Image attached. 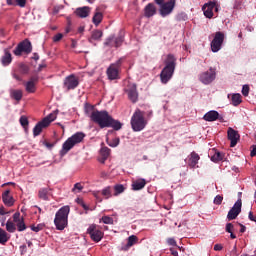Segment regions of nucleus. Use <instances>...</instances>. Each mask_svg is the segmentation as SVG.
Here are the masks:
<instances>
[{"mask_svg":"<svg viewBox=\"0 0 256 256\" xmlns=\"http://www.w3.org/2000/svg\"><path fill=\"white\" fill-rule=\"evenodd\" d=\"M77 190H78V193H80V191L83 190V186H82L80 183H76V184H74V186H73L72 191H77Z\"/></svg>","mask_w":256,"mask_h":256,"instance_id":"nucleus-51","label":"nucleus"},{"mask_svg":"<svg viewBox=\"0 0 256 256\" xmlns=\"http://www.w3.org/2000/svg\"><path fill=\"white\" fill-rule=\"evenodd\" d=\"M84 109H85V113H87V114H88V113L93 112L94 107H93V105H91V104H85Z\"/></svg>","mask_w":256,"mask_h":256,"instance_id":"nucleus-50","label":"nucleus"},{"mask_svg":"<svg viewBox=\"0 0 256 256\" xmlns=\"http://www.w3.org/2000/svg\"><path fill=\"white\" fill-rule=\"evenodd\" d=\"M2 201L6 207H13L15 200L11 195V191L9 189L5 190L2 193Z\"/></svg>","mask_w":256,"mask_h":256,"instance_id":"nucleus-18","label":"nucleus"},{"mask_svg":"<svg viewBox=\"0 0 256 256\" xmlns=\"http://www.w3.org/2000/svg\"><path fill=\"white\" fill-rule=\"evenodd\" d=\"M44 145H45L47 148H49V149H51V148L54 147V144L49 143V142H47V141L44 142Z\"/></svg>","mask_w":256,"mask_h":256,"instance_id":"nucleus-62","label":"nucleus"},{"mask_svg":"<svg viewBox=\"0 0 256 256\" xmlns=\"http://www.w3.org/2000/svg\"><path fill=\"white\" fill-rule=\"evenodd\" d=\"M241 212H242V200H241V198H239L235 202V204L231 208V210L228 211V216H227L228 221H233V220L237 219V217L240 215Z\"/></svg>","mask_w":256,"mask_h":256,"instance_id":"nucleus-14","label":"nucleus"},{"mask_svg":"<svg viewBox=\"0 0 256 256\" xmlns=\"http://www.w3.org/2000/svg\"><path fill=\"white\" fill-rule=\"evenodd\" d=\"M103 21V13L97 11L94 15V17H92V22L98 26L101 22Z\"/></svg>","mask_w":256,"mask_h":256,"instance_id":"nucleus-32","label":"nucleus"},{"mask_svg":"<svg viewBox=\"0 0 256 256\" xmlns=\"http://www.w3.org/2000/svg\"><path fill=\"white\" fill-rule=\"evenodd\" d=\"M101 37H103V31L94 30L91 32V37L89 38V42L92 43L93 40L99 41Z\"/></svg>","mask_w":256,"mask_h":256,"instance_id":"nucleus-27","label":"nucleus"},{"mask_svg":"<svg viewBox=\"0 0 256 256\" xmlns=\"http://www.w3.org/2000/svg\"><path fill=\"white\" fill-rule=\"evenodd\" d=\"M5 226H6V231L8 233H14L16 231V225L10 220L6 222Z\"/></svg>","mask_w":256,"mask_h":256,"instance_id":"nucleus-37","label":"nucleus"},{"mask_svg":"<svg viewBox=\"0 0 256 256\" xmlns=\"http://www.w3.org/2000/svg\"><path fill=\"white\" fill-rule=\"evenodd\" d=\"M1 63L3 66H8L12 63V55L9 51L5 50L4 55L1 57Z\"/></svg>","mask_w":256,"mask_h":256,"instance_id":"nucleus-24","label":"nucleus"},{"mask_svg":"<svg viewBox=\"0 0 256 256\" xmlns=\"http://www.w3.org/2000/svg\"><path fill=\"white\" fill-rule=\"evenodd\" d=\"M124 92L127 93L128 98L132 103H137L139 99V92L137 89V85L134 83H129L125 88Z\"/></svg>","mask_w":256,"mask_h":256,"instance_id":"nucleus-10","label":"nucleus"},{"mask_svg":"<svg viewBox=\"0 0 256 256\" xmlns=\"http://www.w3.org/2000/svg\"><path fill=\"white\" fill-rule=\"evenodd\" d=\"M29 66L27 64H19V73L22 75H27L29 73Z\"/></svg>","mask_w":256,"mask_h":256,"instance_id":"nucleus-39","label":"nucleus"},{"mask_svg":"<svg viewBox=\"0 0 256 256\" xmlns=\"http://www.w3.org/2000/svg\"><path fill=\"white\" fill-rule=\"evenodd\" d=\"M20 125L23 129L27 130L29 126V120L26 116H21L19 119Z\"/></svg>","mask_w":256,"mask_h":256,"instance_id":"nucleus-40","label":"nucleus"},{"mask_svg":"<svg viewBox=\"0 0 256 256\" xmlns=\"http://www.w3.org/2000/svg\"><path fill=\"white\" fill-rule=\"evenodd\" d=\"M10 239L9 234L6 230L0 228V244L5 245Z\"/></svg>","mask_w":256,"mask_h":256,"instance_id":"nucleus-30","label":"nucleus"},{"mask_svg":"<svg viewBox=\"0 0 256 256\" xmlns=\"http://www.w3.org/2000/svg\"><path fill=\"white\" fill-rule=\"evenodd\" d=\"M90 120L99 125L100 129L114 128V130L118 131L123 127V124L119 120H114L112 116L105 110L92 111Z\"/></svg>","mask_w":256,"mask_h":256,"instance_id":"nucleus-1","label":"nucleus"},{"mask_svg":"<svg viewBox=\"0 0 256 256\" xmlns=\"http://www.w3.org/2000/svg\"><path fill=\"white\" fill-rule=\"evenodd\" d=\"M210 160L217 163L218 161L224 160V154L222 152H215L212 157H210Z\"/></svg>","mask_w":256,"mask_h":256,"instance_id":"nucleus-36","label":"nucleus"},{"mask_svg":"<svg viewBox=\"0 0 256 256\" xmlns=\"http://www.w3.org/2000/svg\"><path fill=\"white\" fill-rule=\"evenodd\" d=\"M58 110L53 111L50 113L47 117L42 119V121H45V123L49 126L50 123L54 122L57 118Z\"/></svg>","mask_w":256,"mask_h":256,"instance_id":"nucleus-28","label":"nucleus"},{"mask_svg":"<svg viewBox=\"0 0 256 256\" xmlns=\"http://www.w3.org/2000/svg\"><path fill=\"white\" fill-rule=\"evenodd\" d=\"M233 229H234V226L232 223H228L226 224L225 226V231L228 232V233H233Z\"/></svg>","mask_w":256,"mask_h":256,"instance_id":"nucleus-52","label":"nucleus"},{"mask_svg":"<svg viewBox=\"0 0 256 256\" xmlns=\"http://www.w3.org/2000/svg\"><path fill=\"white\" fill-rule=\"evenodd\" d=\"M70 206H63L55 214L54 225L58 231H63L69 223Z\"/></svg>","mask_w":256,"mask_h":256,"instance_id":"nucleus-3","label":"nucleus"},{"mask_svg":"<svg viewBox=\"0 0 256 256\" xmlns=\"http://www.w3.org/2000/svg\"><path fill=\"white\" fill-rule=\"evenodd\" d=\"M160 6V16L167 17L171 15L176 6V0H154Z\"/></svg>","mask_w":256,"mask_h":256,"instance_id":"nucleus-7","label":"nucleus"},{"mask_svg":"<svg viewBox=\"0 0 256 256\" xmlns=\"http://www.w3.org/2000/svg\"><path fill=\"white\" fill-rule=\"evenodd\" d=\"M139 241V238L135 235H131L128 238V243L126 244V248H131L134 244H137Z\"/></svg>","mask_w":256,"mask_h":256,"instance_id":"nucleus-33","label":"nucleus"},{"mask_svg":"<svg viewBox=\"0 0 256 256\" xmlns=\"http://www.w3.org/2000/svg\"><path fill=\"white\" fill-rule=\"evenodd\" d=\"M114 190H115V196L121 194V193H124L125 191V187L123 184H116L115 187H114Z\"/></svg>","mask_w":256,"mask_h":256,"instance_id":"nucleus-42","label":"nucleus"},{"mask_svg":"<svg viewBox=\"0 0 256 256\" xmlns=\"http://www.w3.org/2000/svg\"><path fill=\"white\" fill-rule=\"evenodd\" d=\"M125 61V57L119 58L115 63H112L110 67L106 70V75L108 80L115 81L119 80V72L121 71V67Z\"/></svg>","mask_w":256,"mask_h":256,"instance_id":"nucleus-6","label":"nucleus"},{"mask_svg":"<svg viewBox=\"0 0 256 256\" xmlns=\"http://www.w3.org/2000/svg\"><path fill=\"white\" fill-rule=\"evenodd\" d=\"M224 40H225V34L223 32H216L214 40L210 43V48L214 53L222 49Z\"/></svg>","mask_w":256,"mask_h":256,"instance_id":"nucleus-9","label":"nucleus"},{"mask_svg":"<svg viewBox=\"0 0 256 256\" xmlns=\"http://www.w3.org/2000/svg\"><path fill=\"white\" fill-rule=\"evenodd\" d=\"M240 134L233 128H228V141H231L230 147H236L237 143L240 141Z\"/></svg>","mask_w":256,"mask_h":256,"instance_id":"nucleus-16","label":"nucleus"},{"mask_svg":"<svg viewBox=\"0 0 256 256\" xmlns=\"http://www.w3.org/2000/svg\"><path fill=\"white\" fill-rule=\"evenodd\" d=\"M214 250H215V251H222V250H223V246L220 245V244H216V245L214 246Z\"/></svg>","mask_w":256,"mask_h":256,"instance_id":"nucleus-58","label":"nucleus"},{"mask_svg":"<svg viewBox=\"0 0 256 256\" xmlns=\"http://www.w3.org/2000/svg\"><path fill=\"white\" fill-rule=\"evenodd\" d=\"M101 220L105 225H113L114 223V220L111 216H103Z\"/></svg>","mask_w":256,"mask_h":256,"instance_id":"nucleus-44","label":"nucleus"},{"mask_svg":"<svg viewBox=\"0 0 256 256\" xmlns=\"http://www.w3.org/2000/svg\"><path fill=\"white\" fill-rule=\"evenodd\" d=\"M157 14V8L156 5L153 3H149L146 7H145V17H153Z\"/></svg>","mask_w":256,"mask_h":256,"instance_id":"nucleus-21","label":"nucleus"},{"mask_svg":"<svg viewBox=\"0 0 256 256\" xmlns=\"http://www.w3.org/2000/svg\"><path fill=\"white\" fill-rule=\"evenodd\" d=\"M19 249H20L21 255H25L26 254V252H27V246L26 245L20 246Z\"/></svg>","mask_w":256,"mask_h":256,"instance_id":"nucleus-56","label":"nucleus"},{"mask_svg":"<svg viewBox=\"0 0 256 256\" xmlns=\"http://www.w3.org/2000/svg\"><path fill=\"white\" fill-rule=\"evenodd\" d=\"M13 78H14L16 81H22V77H21L19 74L13 73Z\"/></svg>","mask_w":256,"mask_h":256,"instance_id":"nucleus-59","label":"nucleus"},{"mask_svg":"<svg viewBox=\"0 0 256 256\" xmlns=\"http://www.w3.org/2000/svg\"><path fill=\"white\" fill-rule=\"evenodd\" d=\"M74 14H76V16L80 18L89 17L90 8L89 7L76 8V11H74Z\"/></svg>","mask_w":256,"mask_h":256,"instance_id":"nucleus-22","label":"nucleus"},{"mask_svg":"<svg viewBox=\"0 0 256 256\" xmlns=\"http://www.w3.org/2000/svg\"><path fill=\"white\" fill-rule=\"evenodd\" d=\"M167 243L170 245V246H177V242L174 238H168L167 239Z\"/></svg>","mask_w":256,"mask_h":256,"instance_id":"nucleus-55","label":"nucleus"},{"mask_svg":"<svg viewBox=\"0 0 256 256\" xmlns=\"http://www.w3.org/2000/svg\"><path fill=\"white\" fill-rule=\"evenodd\" d=\"M123 41H124L123 37L116 38L115 39V46H116V48H119L122 45Z\"/></svg>","mask_w":256,"mask_h":256,"instance_id":"nucleus-53","label":"nucleus"},{"mask_svg":"<svg viewBox=\"0 0 256 256\" xmlns=\"http://www.w3.org/2000/svg\"><path fill=\"white\" fill-rule=\"evenodd\" d=\"M111 153V150L108 147H103L101 149V156L103 157L104 161H107Z\"/></svg>","mask_w":256,"mask_h":256,"instance_id":"nucleus-41","label":"nucleus"},{"mask_svg":"<svg viewBox=\"0 0 256 256\" xmlns=\"http://www.w3.org/2000/svg\"><path fill=\"white\" fill-rule=\"evenodd\" d=\"M223 200H224V197L222 195H217L214 198V204L217 205V206H220V205H222Z\"/></svg>","mask_w":256,"mask_h":256,"instance_id":"nucleus-46","label":"nucleus"},{"mask_svg":"<svg viewBox=\"0 0 256 256\" xmlns=\"http://www.w3.org/2000/svg\"><path fill=\"white\" fill-rule=\"evenodd\" d=\"M15 3L17 6L24 8L27 4V0H6L7 5H14Z\"/></svg>","mask_w":256,"mask_h":256,"instance_id":"nucleus-31","label":"nucleus"},{"mask_svg":"<svg viewBox=\"0 0 256 256\" xmlns=\"http://www.w3.org/2000/svg\"><path fill=\"white\" fill-rule=\"evenodd\" d=\"M10 96L20 102L23 98V91L21 89H11Z\"/></svg>","mask_w":256,"mask_h":256,"instance_id":"nucleus-25","label":"nucleus"},{"mask_svg":"<svg viewBox=\"0 0 256 256\" xmlns=\"http://www.w3.org/2000/svg\"><path fill=\"white\" fill-rule=\"evenodd\" d=\"M15 223H16L15 226L17 227L18 232H23V231H25L27 229V226L25 224V221H24L23 217H21L20 221L15 222Z\"/></svg>","mask_w":256,"mask_h":256,"instance_id":"nucleus-34","label":"nucleus"},{"mask_svg":"<svg viewBox=\"0 0 256 256\" xmlns=\"http://www.w3.org/2000/svg\"><path fill=\"white\" fill-rule=\"evenodd\" d=\"M38 81H39V76L38 75H34V76H31L29 82H33L34 84H36Z\"/></svg>","mask_w":256,"mask_h":256,"instance_id":"nucleus-57","label":"nucleus"},{"mask_svg":"<svg viewBox=\"0 0 256 256\" xmlns=\"http://www.w3.org/2000/svg\"><path fill=\"white\" fill-rule=\"evenodd\" d=\"M31 52L32 44L28 39L21 41L13 51L14 55L17 57L22 56L23 53L30 54Z\"/></svg>","mask_w":256,"mask_h":256,"instance_id":"nucleus-8","label":"nucleus"},{"mask_svg":"<svg viewBox=\"0 0 256 256\" xmlns=\"http://www.w3.org/2000/svg\"><path fill=\"white\" fill-rule=\"evenodd\" d=\"M200 157L197 152H191L188 157V166L192 169L196 168Z\"/></svg>","mask_w":256,"mask_h":256,"instance_id":"nucleus-20","label":"nucleus"},{"mask_svg":"<svg viewBox=\"0 0 256 256\" xmlns=\"http://www.w3.org/2000/svg\"><path fill=\"white\" fill-rule=\"evenodd\" d=\"M246 227L242 224H240V233H245Z\"/></svg>","mask_w":256,"mask_h":256,"instance_id":"nucleus-64","label":"nucleus"},{"mask_svg":"<svg viewBox=\"0 0 256 256\" xmlns=\"http://www.w3.org/2000/svg\"><path fill=\"white\" fill-rule=\"evenodd\" d=\"M85 138V134L82 132H78L76 134H74L73 136L69 137L63 144V148L61 151V156L66 155L67 153H69V151L72 150V148L75 145H78L80 143H82V141Z\"/></svg>","mask_w":256,"mask_h":256,"instance_id":"nucleus-5","label":"nucleus"},{"mask_svg":"<svg viewBox=\"0 0 256 256\" xmlns=\"http://www.w3.org/2000/svg\"><path fill=\"white\" fill-rule=\"evenodd\" d=\"M79 203L83 207L84 210H89V207L82 200H80Z\"/></svg>","mask_w":256,"mask_h":256,"instance_id":"nucleus-63","label":"nucleus"},{"mask_svg":"<svg viewBox=\"0 0 256 256\" xmlns=\"http://www.w3.org/2000/svg\"><path fill=\"white\" fill-rule=\"evenodd\" d=\"M79 86V78L75 74H70L64 80L63 87L66 91L75 90Z\"/></svg>","mask_w":256,"mask_h":256,"instance_id":"nucleus-12","label":"nucleus"},{"mask_svg":"<svg viewBox=\"0 0 256 256\" xmlns=\"http://www.w3.org/2000/svg\"><path fill=\"white\" fill-rule=\"evenodd\" d=\"M148 121L145 119V112L136 109L131 118V127L134 132H140L147 126Z\"/></svg>","mask_w":256,"mask_h":256,"instance_id":"nucleus-4","label":"nucleus"},{"mask_svg":"<svg viewBox=\"0 0 256 256\" xmlns=\"http://www.w3.org/2000/svg\"><path fill=\"white\" fill-rule=\"evenodd\" d=\"M49 191L50 188H41L38 191V197L39 199H42L44 201H48L49 200Z\"/></svg>","mask_w":256,"mask_h":256,"instance_id":"nucleus-26","label":"nucleus"},{"mask_svg":"<svg viewBox=\"0 0 256 256\" xmlns=\"http://www.w3.org/2000/svg\"><path fill=\"white\" fill-rule=\"evenodd\" d=\"M250 156L251 157H256V145L253 146V150L251 151Z\"/></svg>","mask_w":256,"mask_h":256,"instance_id":"nucleus-61","label":"nucleus"},{"mask_svg":"<svg viewBox=\"0 0 256 256\" xmlns=\"http://www.w3.org/2000/svg\"><path fill=\"white\" fill-rule=\"evenodd\" d=\"M216 6V2L215 1H210L206 4H204V6L202 7V11L204 13V16L206 18H212L214 16L213 10Z\"/></svg>","mask_w":256,"mask_h":256,"instance_id":"nucleus-17","label":"nucleus"},{"mask_svg":"<svg viewBox=\"0 0 256 256\" xmlns=\"http://www.w3.org/2000/svg\"><path fill=\"white\" fill-rule=\"evenodd\" d=\"M203 120L206 122H214V121H220L224 122V117L219 115V113L215 110L208 111L204 116Z\"/></svg>","mask_w":256,"mask_h":256,"instance_id":"nucleus-15","label":"nucleus"},{"mask_svg":"<svg viewBox=\"0 0 256 256\" xmlns=\"http://www.w3.org/2000/svg\"><path fill=\"white\" fill-rule=\"evenodd\" d=\"M13 221H14V223H17V222L22 221L21 214H20L19 212H16V213L13 215Z\"/></svg>","mask_w":256,"mask_h":256,"instance_id":"nucleus-49","label":"nucleus"},{"mask_svg":"<svg viewBox=\"0 0 256 256\" xmlns=\"http://www.w3.org/2000/svg\"><path fill=\"white\" fill-rule=\"evenodd\" d=\"M188 19V15L185 14L184 12H181L178 14V16H176V20L178 21H185Z\"/></svg>","mask_w":256,"mask_h":256,"instance_id":"nucleus-47","label":"nucleus"},{"mask_svg":"<svg viewBox=\"0 0 256 256\" xmlns=\"http://www.w3.org/2000/svg\"><path fill=\"white\" fill-rule=\"evenodd\" d=\"M232 105L237 107L242 103V96L240 93H235L231 98Z\"/></svg>","mask_w":256,"mask_h":256,"instance_id":"nucleus-29","label":"nucleus"},{"mask_svg":"<svg viewBox=\"0 0 256 256\" xmlns=\"http://www.w3.org/2000/svg\"><path fill=\"white\" fill-rule=\"evenodd\" d=\"M146 186V180L145 179H138L132 183V190L133 191H141Z\"/></svg>","mask_w":256,"mask_h":256,"instance_id":"nucleus-23","label":"nucleus"},{"mask_svg":"<svg viewBox=\"0 0 256 256\" xmlns=\"http://www.w3.org/2000/svg\"><path fill=\"white\" fill-rule=\"evenodd\" d=\"M249 220L252 222H256V216H253L252 212H249Z\"/></svg>","mask_w":256,"mask_h":256,"instance_id":"nucleus-60","label":"nucleus"},{"mask_svg":"<svg viewBox=\"0 0 256 256\" xmlns=\"http://www.w3.org/2000/svg\"><path fill=\"white\" fill-rule=\"evenodd\" d=\"M26 90L28 93H35L36 92V83L32 81H28L26 84Z\"/></svg>","mask_w":256,"mask_h":256,"instance_id":"nucleus-38","label":"nucleus"},{"mask_svg":"<svg viewBox=\"0 0 256 256\" xmlns=\"http://www.w3.org/2000/svg\"><path fill=\"white\" fill-rule=\"evenodd\" d=\"M119 143H120L119 137H115L112 140H110L109 138H106V144L113 148L118 147Z\"/></svg>","mask_w":256,"mask_h":256,"instance_id":"nucleus-35","label":"nucleus"},{"mask_svg":"<svg viewBox=\"0 0 256 256\" xmlns=\"http://www.w3.org/2000/svg\"><path fill=\"white\" fill-rule=\"evenodd\" d=\"M249 91H250L249 86H248V85H244V86L242 87L241 93H242V95H243L244 97H248Z\"/></svg>","mask_w":256,"mask_h":256,"instance_id":"nucleus-48","label":"nucleus"},{"mask_svg":"<svg viewBox=\"0 0 256 256\" xmlns=\"http://www.w3.org/2000/svg\"><path fill=\"white\" fill-rule=\"evenodd\" d=\"M48 127L49 126L46 124V121H39L33 128V136L38 137L42 133L43 129H46Z\"/></svg>","mask_w":256,"mask_h":256,"instance_id":"nucleus-19","label":"nucleus"},{"mask_svg":"<svg viewBox=\"0 0 256 256\" xmlns=\"http://www.w3.org/2000/svg\"><path fill=\"white\" fill-rule=\"evenodd\" d=\"M102 195L106 198L109 199L112 196V192H111V187L107 186L102 190Z\"/></svg>","mask_w":256,"mask_h":256,"instance_id":"nucleus-43","label":"nucleus"},{"mask_svg":"<svg viewBox=\"0 0 256 256\" xmlns=\"http://www.w3.org/2000/svg\"><path fill=\"white\" fill-rule=\"evenodd\" d=\"M63 38V34L62 33H57L54 37H53V42H59L61 41Z\"/></svg>","mask_w":256,"mask_h":256,"instance_id":"nucleus-54","label":"nucleus"},{"mask_svg":"<svg viewBox=\"0 0 256 256\" xmlns=\"http://www.w3.org/2000/svg\"><path fill=\"white\" fill-rule=\"evenodd\" d=\"M177 59L174 55L169 54L166 57V60L164 61L165 67L160 72V81H162L163 84H166L168 81H171L173 78V75L175 73L176 65H177Z\"/></svg>","mask_w":256,"mask_h":256,"instance_id":"nucleus-2","label":"nucleus"},{"mask_svg":"<svg viewBox=\"0 0 256 256\" xmlns=\"http://www.w3.org/2000/svg\"><path fill=\"white\" fill-rule=\"evenodd\" d=\"M216 78V69L210 67L208 71L202 72L199 75V81H201L205 85H209Z\"/></svg>","mask_w":256,"mask_h":256,"instance_id":"nucleus-11","label":"nucleus"},{"mask_svg":"<svg viewBox=\"0 0 256 256\" xmlns=\"http://www.w3.org/2000/svg\"><path fill=\"white\" fill-rule=\"evenodd\" d=\"M87 234L90 236V239L95 242H99L104 238V232H101L95 224L88 227Z\"/></svg>","mask_w":256,"mask_h":256,"instance_id":"nucleus-13","label":"nucleus"},{"mask_svg":"<svg viewBox=\"0 0 256 256\" xmlns=\"http://www.w3.org/2000/svg\"><path fill=\"white\" fill-rule=\"evenodd\" d=\"M45 225L44 224H38L37 226L32 225L31 226V230L39 233L40 231H42L44 229Z\"/></svg>","mask_w":256,"mask_h":256,"instance_id":"nucleus-45","label":"nucleus"}]
</instances>
